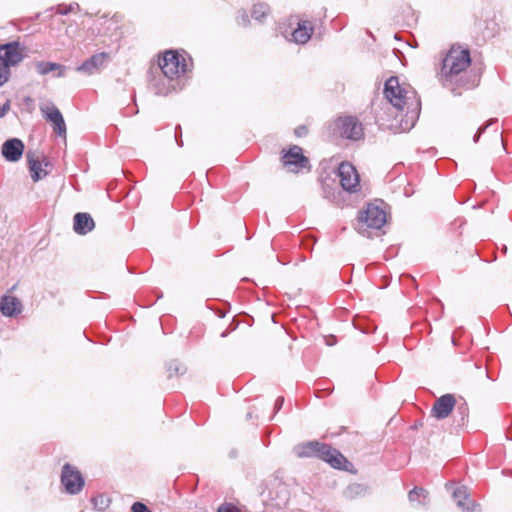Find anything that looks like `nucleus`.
Here are the masks:
<instances>
[{"instance_id":"nucleus-7","label":"nucleus","mask_w":512,"mask_h":512,"mask_svg":"<svg viewBox=\"0 0 512 512\" xmlns=\"http://www.w3.org/2000/svg\"><path fill=\"white\" fill-rule=\"evenodd\" d=\"M338 177L343 190L354 193L360 186V177L356 168L348 162H342L338 167Z\"/></svg>"},{"instance_id":"nucleus-23","label":"nucleus","mask_w":512,"mask_h":512,"mask_svg":"<svg viewBox=\"0 0 512 512\" xmlns=\"http://www.w3.org/2000/svg\"><path fill=\"white\" fill-rule=\"evenodd\" d=\"M35 68L38 74L47 75L50 72L56 71L58 68V63L39 61L35 64Z\"/></svg>"},{"instance_id":"nucleus-26","label":"nucleus","mask_w":512,"mask_h":512,"mask_svg":"<svg viewBox=\"0 0 512 512\" xmlns=\"http://www.w3.org/2000/svg\"><path fill=\"white\" fill-rule=\"evenodd\" d=\"M92 501L94 506L99 510H104L109 504V499H107L104 495H98L94 497Z\"/></svg>"},{"instance_id":"nucleus-5","label":"nucleus","mask_w":512,"mask_h":512,"mask_svg":"<svg viewBox=\"0 0 512 512\" xmlns=\"http://www.w3.org/2000/svg\"><path fill=\"white\" fill-rule=\"evenodd\" d=\"M358 222L360 225L358 232L360 233H364L365 227L380 229L386 223V213L379 206L368 204L364 210L359 212Z\"/></svg>"},{"instance_id":"nucleus-30","label":"nucleus","mask_w":512,"mask_h":512,"mask_svg":"<svg viewBox=\"0 0 512 512\" xmlns=\"http://www.w3.org/2000/svg\"><path fill=\"white\" fill-rule=\"evenodd\" d=\"M237 22L239 25H247L249 23L248 14L245 11H242L237 16Z\"/></svg>"},{"instance_id":"nucleus-38","label":"nucleus","mask_w":512,"mask_h":512,"mask_svg":"<svg viewBox=\"0 0 512 512\" xmlns=\"http://www.w3.org/2000/svg\"><path fill=\"white\" fill-rule=\"evenodd\" d=\"M296 133H297L299 136H301V135H302V133H305V127H301V128H299L298 130H296Z\"/></svg>"},{"instance_id":"nucleus-28","label":"nucleus","mask_w":512,"mask_h":512,"mask_svg":"<svg viewBox=\"0 0 512 512\" xmlns=\"http://www.w3.org/2000/svg\"><path fill=\"white\" fill-rule=\"evenodd\" d=\"M364 490L365 488L361 484L354 483L348 486L347 494L349 496H355L361 494Z\"/></svg>"},{"instance_id":"nucleus-29","label":"nucleus","mask_w":512,"mask_h":512,"mask_svg":"<svg viewBox=\"0 0 512 512\" xmlns=\"http://www.w3.org/2000/svg\"><path fill=\"white\" fill-rule=\"evenodd\" d=\"M132 512H151L142 502H135L131 507Z\"/></svg>"},{"instance_id":"nucleus-13","label":"nucleus","mask_w":512,"mask_h":512,"mask_svg":"<svg viewBox=\"0 0 512 512\" xmlns=\"http://www.w3.org/2000/svg\"><path fill=\"white\" fill-rule=\"evenodd\" d=\"M453 498L456 505L462 509L463 512H480V505L474 500L470 499L468 489L465 486L458 487L453 492Z\"/></svg>"},{"instance_id":"nucleus-39","label":"nucleus","mask_w":512,"mask_h":512,"mask_svg":"<svg viewBox=\"0 0 512 512\" xmlns=\"http://www.w3.org/2000/svg\"><path fill=\"white\" fill-rule=\"evenodd\" d=\"M49 165H50L49 162H47V161L44 162L45 167H48Z\"/></svg>"},{"instance_id":"nucleus-11","label":"nucleus","mask_w":512,"mask_h":512,"mask_svg":"<svg viewBox=\"0 0 512 512\" xmlns=\"http://www.w3.org/2000/svg\"><path fill=\"white\" fill-rule=\"evenodd\" d=\"M455 404L456 400L454 395H442L441 397L437 398L436 401L434 402L431 409V415L439 420L445 419L451 414L455 407Z\"/></svg>"},{"instance_id":"nucleus-10","label":"nucleus","mask_w":512,"mask_h":512,"mask_svg":"<svg viewBox=\"0 0 512 512\" xmlns=\"http://www.w3.org/2000/svg\"><path fill=\"white\" fill-rule=\"evenodd\" d=\"M283 166L291 172H298L308 165V158L303 155L302 148L294 145L282 156Z\"/></svg>"},{"instance_id":"nucleus-20","label":"nucleus","mask_w":512,"mask_h":512,"mask_svg":"<svg viewBox=\"0 0 512 512\" xmlns=\"http://www.w3.org/2000/svg\"><path fill=\"white\" fill-rule=\"evenodd\" d=\"M320 445L318 441L301 443L294 447V453L300 458L316 457Z\"/></svg>"},{"instance_id":"nucleus-31","label":"nucleus","mask_w":512,"mask_h":512,"mask_svg":"<svg viewBox=\"0 0 512 512\" xmlns=\"http://www.w3.org/2000/svg\"><path fill=\"white\" fill-rule=\"evenodd\" d=\"M218 512H239L238 509L231 504H223L218 508Z\"/></svg>"},{"instance_id":"nucleus-6","label":"nucleus","mask_w":512,"mask_h":512,"mask_svg":"<svg viewBox=\"0 0 512 512\" xmlns=\"http://www.w3.org/2000/svg\"><path fill=\"white\" fill-rule=\"evenodd\" d=\"M61 484L68 494L74 495L82 490L84 479L75 467L67 463L62 468Z\"/></svg>"},{"instance_id":"nucleus-40","label":"nucleus","mask_w":512,"mask_h":512,"mask_svg":"<svg viewBox=\"0 0 512 512\" xmlns=\"http://www.w3.org/2000/svg\"><path fill=\"white\" fill-rule=\"evenodd\" d=\"M221 336H222V337H225V336H226V332H223V333L221 334Z\"/></svg>"},{"instance_id":"nucleus-27","label":"nucleus","mask_w":512,"mask_h":512,"mask_svg":"<svg viewBox=\"0 0 512 512\" xmlns=\"http://www.w3.org/2000/svg\"><path fill=\"white\" fill-rule=\"evenodd\" d=\"M155 93L158 95H167L171 90H174L175 87L173 85H159L158 83H154Z\"/></svg>"},{"instance_id":"nucleus-21","label":"nucleus","mask_w":512,"mask_h":512,"mask_svg":"<svg viewBox=\"0 0 512 512\" xmlns=\"http://www.w3.org/2000/svg\"><path fill=\"white\" fill-rule=\"evenodd\" d=\"M270 13V7L266 3H258L253 6L252 17L257 21H262Z\"/></svg>"},{"instance_id":"nucleus-12","label":"nucleus","mask_w":512,"mask_h":512,"mask_svg":"<svg viewBox=\"0 0 512 512\" xmlns=\"http://www.w3.org/2000/svg\"><path fill=\"white\" fill-rule=\"evenodd\" d=\"M316 457L329 463L336 469H342L343 464L347 462L346 458L339 451L324 443H321Z\"/></svg>"},{"instance_id":"nucleus-35","label":"nucleus","mask_w":512,"mask_h":512,"mask_svg":"<svg viewBox=\"0 0 512 512\" xmlns=\"http://www.w3.org/2000/svg\"><path fill=\"white\" fill-rule=\"evenodd\" d=\"M175 139H176V142L177 144L182 147L183 146V142L181 140V127L180 126H177L176 127V131H175Z\"/></svg>"},{"instance_id":"nucleus-2","label":"nucleus","mask_w":512,"mask_h":512,"mask_svg":"<svg viewBox=\"0 0 512 512\" xmlns=\"http://www.w3.org/2000/svg\"><path fill=\"white\" fill-rule=\"evenodd\" d=\"M471 63L470 52L467 49L452 47L442 60V66L438 74L439 81L443 86L451 88L466 87L464 79L466 69Z\"/></svg>"},{"instance_id":"nucleus-24","label":"nucleus","mask_w":512,"mask_h":512,"mask_svg":"<svg viewBox=\"0 0 512 512\" xmlns=\"http://www.w3.org/2000/svg\"><path fill=\"white\" fill-rule=\"evenodd\" d=\"M80 10V6L78 3L73 2L70 4H59L56 7V13L60 15H67L72 12H76Z\"/></svg>"},{"instance_id":"nucleus-18","label":"nucleus","mask_w":512,"mask_h":512,"mask_svg":"<svg viewBox=\"0 0 512 512\" xmlns=\"http://www.w3.org/2000/svg\"><path fill=\"white\" fill-rule=\"evenodd\" d=\"M313 33V26L311 22L300 20L297 23V28L291 33L292 41L297 44H305L311 38Z\"/></svg>"},{"instance_id":"nucleus-34","label":"nucleus","mask_w":512,"mask_h":512,"mask_svg":"<svg viewBox=\"0 0 512 512\" xmlns=\"http://www.w3.org/2000/svg\"><path fill=\"white\" fill-rule=\"evenodd\" d=\"M66 70H67L66 66L58 63V68L56 69V71H57L56 77H59V78L65 77Z\"/></svg>"},{"instance_id":"nucleus-1","label":"nucleus","mask_w":512,"mask_h":512,"mask_svg":"<svg viewBox=\"0 0 512 512\" xmlns=\"http://www.w3.org/2000/svg\"><path fill=\"white\" fill-rule=\"evenodd\" d=\"M384 96L400 113L399 129L409 131L413 128L421 111V101L416 92L400 85L398 77L391 76L385 82Z\"/></svg>"},{"instance_id":"nucleus-4","label":"nucleus","mask_w":512,"mask_h":512,"mask_svg":"<svg viewBox=\"0 0 512 512\" xmlns=\"http://www.w3.org/2000/svg\"><path fill=\"white\" fill-rule=\"evenodd\" d=\"M158 66L168 81H173L174 79L179 78L187 70V64L184 56L174 50L166 51L163 54V57L159 60Z\"/></svg>"},{"instance_id":"nucleus-17","label":"nucleus","mask_w":512,"mask_h":512,"mask_svg":"<svg viewBox=\"0 0 512 512\" xmlns=\"http://www.w3.org/2000/svg\"><path fill=\"white\" fill-rule=\"evenodd\" d=\"M0 311L7 317L16 316L22 311V303L14 296L5 295L0 301Z\"/></svg>"},{"instance_id":"nucleus-33","label":"nucleus","mask_w":512,"mask_h":512,"mask_svg":"<svg viewBox=\"0 0 512 512\" xmlns=\"http://www.w3.org/2000/svg\"><path fill=\"white\" fill-rule=\"evenodd\" d=\"M458 411L460 412V414L462 415V421L465 420V418L467 417L468 415V408H467V405L464 403V404H461L458 406Z\"/></svg>"},{"instance_id":"nucleus-14","label":"nucleus","mask_w":512,"mask_h":512,"mask_svg":"<svg viewBox=\"0 0 512 512\" xmlns=\"http://www.w3.org/2000/svg\"><path fill=\"white\" fill-rule=\"evenodd\" d=\"M24 144L18 138H11L6 140L2 145V155L9 162L18 161L23 154Z\"/></svg>"},{"instance_id":"nucleus-25","label":"nucleus","mask_w":512,"mask_h":512,"mask_svg":"<svg viewBox=\"0 0 512 512\" xmlns=\"http://www.w3.org/2000/svg\"><path fill=\"white\" fill-rule=\"evenodd\" d=\"M167 371L169 373V377L173 375L183 374L185 372V368L176 360H173L168 363Z\"/></svg>"},{"instance_id":"nucleus-22","label":"nucleus","mask_w":512,"mask_h":512,"mask_svg":"<svg viewBox=\"0 0 512 512\" xmlns=\"http://www.w3.org/2000/svg\"><path fill=\"white\" fill-rule=\"evenodd\" d=\"M428 492L423 488H417L415 487L412 489L409 494L408 498L410 502H418L419 504H426L425 500L427 499Z\"/></svg>"},{"instance_id":"nucleus-19","label":"nucleus","mask_w":512,"mask_h":512,"mask_svg":"<svg viewBox=\"0 0 512 512\" xmlns=\"http://www.w3.org/2000/svg\"><path fill=\"white\" fill-rule=\"evenodd\" d=\"M95 226L93 218L88 213H77L74 216V231L79 235H86Z\"/></svg>"},{"instance_id":"nucleus-9","label":"nucleus","mask_w":512,"mask_h":512,"mask_svg":"<svg viewBox=\"0 0 512 512\" xmlns=\"http://www.w3.org/2000/svg\"><path fill=\"white\" fill-rule=\"evenodd\" d=\"M44 118L53 125L54 132L59 137H66V124L60 110L54 104L40 106Z\"/></svg>"},{"instance_id":"nucleus-36","label":"nucleus","mask_w":512,"mask_h":512,"mask_svg":"<svg viewBox=\"0 0 512 512\" xmlns=\"http://www.w3.org/2000/svg\"><path fill=\"white\" fill-rule=\"evenodd\" d=\"M283 403H284V398L283 397H278L276 399L275 404H274L275 412H278L282 408Z\"/></svg>"},{"instance_id":"nucleus-16","label":"nucleus","mask_w":512,"mask_h":512,"mask_svg":"<svg viewBox=\"0 0 512 512\" xmlns=\"http://www.w3.org/2000/svg\"><path fill=\"white\" fill-rule=\"evenodd\" d=\"M29 170L31 172V178L34 182L39 181L41 178L48 174L46 169L42 168L41 155L36 152L28 151L26 154Z\"/></svg>"},{"instance_id":"nucleus-32","label":"nucleus","mask_w":512,"mask_h":512,"mask_svg":"<svg viewBox=\"0 0 512 512\" xmlns=\"http://www.w3.org/2000/svg\"><path fill=\"white\" fill-rule=\"evenodd\" d=\"M493 122H494V120H493V119H491V120L487 123V125H485L484 127H481V128L478 130V132L475 134V136H474V138H473V140H474V142H475V143H476V142H478V140H479V138H480V135H481V134L486 130V128H487L489 125H491Z\"/></svg>"},{"instance_id":"nucleus-3","label":"nucleus","mask_w":512,"mask_h":512,"mask_svg":"<svg viewBox=\"0 0 512 512\" xmlns=\"http://www.w3.org/2000/svg\"><path fill=\"white\" fill-rule=\"evenodd\" d=\"M23 60V52L19 42L13 41L0 46V87L8 82L10 68Z\"/></svg>"},{"instance_id":"nucleus-8","label":"nucleus","mask_w":512,"mask_h":512,"mask_svg":"<svg viewBox=\"0 0 512 512\" xmlns=\"http://www.w3.org/2000/svg\"><path fill=\"white\" fill-rule=\"evenodd\" d=\"M336 126L343 138L356 141L363 137L362 124L353 116L338 118Z\"/></svg>"},{"instance_id":"nucleus-37","label":"nucleus","mask_w":512,"mask_h":512,"mask_svg":"<svg viewBox=\"0 0 512 512\" xmlns=\"http://www.w3.org/2000/svg\"><path fill=\"white\" fill-rule=\"evenodd\" d=\"M8 108H9L8 104H4L3 107L0 106V117L5 116V114L7 113Z\"/></svg>"},{"instance_id":"nucleus-15","label":"nucleus","mask_w":512,"mask_h":512,"mask_svg":"<svg viewBox=\"0 0 512 512\" xmlns=\"http://www.w3.org/2000/svg\"><path fill=\"white\" fill-rule=\"evenodd\" d=\"M108 55L104 52L95 54L91 56L89 59L84 61L81 65H79L76 69L78 72L92 75L96 71H98L106 62Z\"/></svg>"}]
</instances>
